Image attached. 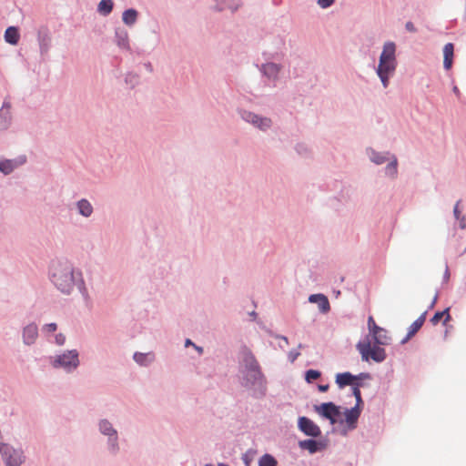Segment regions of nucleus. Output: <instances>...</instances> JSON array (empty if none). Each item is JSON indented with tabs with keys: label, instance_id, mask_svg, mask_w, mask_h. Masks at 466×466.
Returning <instances> with one entry per match:
<instances>
[{
	"label": "nucleus",
	"instance_id": "obj_1",
	"mask_svg": "<svg viewBox=\"0 0 466 466\" xmlns=\"http://www.w3.org/2000/svg\"><path fill=\"white\" fill-rule=\"evenodd\" d=\"M52 281L61 292L69 294L76 283L72 264L68 261L56 262L52 267Z\"/></svg>",
	"mask_w": 466,
	"mask_h": 466
},
{
	"label": "nucleus",
	"instance_id": "obj_2",
	"mask_svg": "<svg viewBox=\"0 0 466 466\" xmlns=\"http://www.w3.org/2000/svg\"><path fill=\"white\" fill-rule=\"evenodd\" d=\"M396 67V46L393 42H387L384 44L377 68V74L384 87L389 86V79L394 74Z\"/></svg>",
	"mask_w": 466,
	"mask_h": 466
},
{
	"label": "nucleus",
	"instance_id": "obj_3",
	"mask_svg": "<svg viewBox=\"0 0 466 466\" xmlns=\"http://www.w3.org/2000/svg\"><path fill=\"white\" fill-rule=\"evenodd\" d=\"M357 349L362 360L369 361L372 360L376 362H381L386 359L385 350L375 342L372 344L369 336L357 344Z\"/></svg>",
	"mask_w": 466,
	"mask_h": 466
},
{
	"label": "nucleus",
	"instance_id": "obj_4",
	"mask_svg": "<svg viewBox=\"0 0 466 466\" xmlns=\"http://www.w3.org/2000/svg\"><path fill=\"white\" fill-rule=\"evenodd\" d=\"M0 452L6 466H19L24 461L23 452L20 450H15L7 444H0Z\"/></svg>",
	"mask_w": 466,
	"mask_h": 466
},
{
	"label": "nucleus",
	"instance_id": "obj_5",
	"mask_svg": "<svg viewBox=\"0 0 466 466\" xmlns=\"http://www.w3.org/2000/svg\"><path fill=\"white\" fill-rule=\"evenodd\" d=\"M79 364L78 354L76 350H69L57 356L53 362L56 368L76 369Z\"/></svg>",
	"mask_w": 466,
	"mask_h": 466
},
{
	"label": "nucleus",
	"instance_id": "obj_6",
	"mask_svg": "<svg viewBox=\"0 0 466 466\" xmlns=\"http://www.w3.org/2000/svg\"><path fill=\"white\" fill-rule=\"evenodd\" d=\"M315 411L321 417L328 419L331 424L337 422V417L340 415L339 407L333 402H326L314 407Z\"/></svg>",
	"mask_w": 466,
	"mask_h": 466
},
{
	"label": "nucleus",
	"instance_id": "obj_7",
	"mask_svg": "<svg viewBox=\"0 0 466 466\" xmlns=\"http://www.w3.org/2000/svg\"><path fill=\"white\" fill-rule=\"evenodd\" d=\"M298 427L305 435L310 437H319L321 431L319 427L310 419L307 417H299L298 420Z\"/></svg>",
	"mask_w": 466,
	"mask_h": 466
},
{
	"label": "nucleus",
	"instance_id": "obj_8",
	"mask_svg": "<svg viewBox=\"0 0 466 466\" xmlns=\"http://www.w3.org/2000/svg\"><path fill=\"white\" fill-rule=\"evenodd\" d=\"M242 117L245 121L251 123L252 125H254L255 127H258L261 130L268 128L271 125V120L269 118L261 117L251 112H243Z\"/></svg>",
	"mask_w": 466,
	"mask_h": 466
},
{
	"label": "nucleus",
	"instance_id": "obj_9",
	"mask_svg": "<svg viewBox=\"0 0 466 466\" xmlns=\"http://www.w3.org/2000/svg\"><path fill=\"white\" fill-rule=\"evenodd\" d=\"M212 2L214 3V9L219 12L228 9L235 13L242 6L241 0H212Z\"/></svg>",
	"mask_w": 466,
	"mask_h": 466
},
{
	"label": "nucleus",
	"instance_id": "obj_10",
	"mask_svg": "<svg viewBox=\"0 0 466 466\" xmlns=\"http://www.w3.org/2000/svg\"><path fill=\"white\" fill-rule=\"evenodd\" d=\"M26 158L25 156L19 157L16 159H6L0 162V171L4 174H10L15 167L25 163Z\"/></svg>",
	"mask_w": 466,
	"mask_h": 466
},
{
	"label": "nucleus",
	"instance_id": "obj_11",
	"mask_svg": "<svg viewBox=\"0 0 466 466\" xmlns=\"http://www.w3.org/2000/svg\"><path fill=\"white\" fill-rule=\"evenodd\" d=\"M427 312L422 313L410 327L408 330V334L405 339L401 340V343H406L410 339H411L422 327L425 322Z\"/></svg>",
	"mask_w": 466,
	"mask_h": 466
},
{
	"label": "nucleus",
	"instance_id": "obj_12",
	"mask_svg": "<svg viewBox=\"0 0 466 466\" xmlns=\"http://www.w3.org/2000/svg\"><path fill=\"white\" fill-rule=\"evenodd\" d=\"M309 302L316 303L319 310L327 313L330 309V305L328 298L323 294H313L309 298Z\"/></svg>",
	"mask_w": 466,
	"mask_h": 466
},
{
	"label": "nucleus",
	"instance_id": "obj_13",
	"mask_svg": "<svg viewBox=\"0 0 466 466\" xmlns=\"http://www.w3.org/2000/svg\"><path fill=\"white\" fill-rule=\"evenodd\" d=\"M139 13L135 8L126 9L122 13V22L127 27H133L138 18Z\"/></svg>",
	"mask_w": 466,
	"mask_h": 466
},
{
	"label": "nucleus",
	"instance_id": "obj_14",
	"mask_svg": "<svg viewBox=\"0 0 466 466\" xmlns=\"http://www.w3.org/2000/svg\"><path fill=\"white\" fill-rule=\"evenodd\" d=\"M38 335L37 327L35 324L27 325L23 331L24 342L27 345L33 344Z\"/></svg>",
	"mask_w": 466,
	"mask_h": 466
},
{
	"label": "nucleus",
	"instance_id": "obj_15",
	"mask_svg": "<svg viewBox=\"0 0 466 466\" xmlns=\"http://www.w3.org/2000/svg\"><path fill=\"white\" fill-rule=\"evenodd\" d=\"M360 408L353 407L345 411V420L348 426L351 429L356 427L357 420L360 415Z\"/></svg>",
	"mask_w": 466,
	"mask_h": 466
},
{
	"label": "nucleus",
	"instance_id": "obj_16",
	"mask_svg": "<svg viewBox=\"0 0 466 466\" xmlns=\"http://www.w3.org/2000/svg\"><path fill=\"white\" fill-rule=\"evenodd\" d=\"M453 44L448 43L443 47V66L445 69H451L453 61Z\"/></svg>",
	"mask_w": 466,
	"mask_h": 466
},
{
	"label": "nucleus",
	"instance_id": "obj_17",
	"mask_svg": "<svg viewBox=\"0 0 466 466\" xmlns=\"http://www.w3.org/2000/svg\"><path fill=\"white\" fill-rule=\"evenodd\" d=\"M357 379V376H354L350 372L339 373L336 376V383L339 388H343L348 385H353Z\"/></svg>",
	"mask_w": 466,
	"mask_h": 466
},
{
	"label": "nucleus",
	"instance_id": "obj_18",
	"mask_svg": "<svg viewBox=\"0 0 466 466\" xmlns=\"http://www.w3.org/2000/svg\"><path fill=\"white\" fill-rule=\"evenodd\" d=\"M99 426L100 431L103 434L113 437L110 438V441H112V447L115 450L116 447V431L112 428L110 422H108L107 420H102Z\"/></svg>",
	"mask_w": 466,
	"mask_h": 466
},
{
	"label": "nucleus",
	"instance_id": "obj_19",
	"mask_svg": "<svg viewBox=\"0 0 466 466\" xmlns=\"http://www.w3.org/2000/svg\"><path fill=\"white\" fill-rule=\"evenodd\" d=\"M113 8V0H100L97 4L96 12L102 16H107L112 13Z\"/></svg>",
	"mask_w": 466,
	"mask_h": 466
},
{
	"label": "nucleus",
	"instance_id": "obj_20",
	"mask_svg": "<svg viewBox=\"0 0 466 466\" xmlns=\"http://www.w3.org/2000/svg\"><path fill=\"white\" fill-rule=\"evenodd\" d=\"M243 364L245 367V371H249L259 368V365L254 355L249 351H245L243 356Z\"/></svg>",
	"mask_w": 466,
	"mask_h": 466
},
{
	"label": "nucleus",
	"instance_id": "obj_21",
	"mask_svg": "<svg viewBox=\"0 0 466 466\" xmlns=\"http://www.w3.org/2000/svg\"><path fill=\"white\" fill-rule=\"evenodd\" d=\"M374 342L378 345H389L390 343V337L388 335V331L382 328V331L373 333L371 335Z\"/></svg>",
	"mask_w": 466,
	"mask_h": 466
},
{
	"label": "nucleus",
	"instance_id": "obj_22",
	"mask_svg": "<svg viewBox=\"0 0 466 466\" xmlns=\"http://www.w3.org/2000/svg\"><path fill=\"white\" fill-rule=\"evenodd\" d=\"M450 309L447 308L443 311L436 312L433 317L431 319V322L432 325H437L442 319L443 324H446L451 319Z\"/></svg>",
	"mask_w": 466,
	"mask_h": 466
},
{
	"label": "nucleus",
	"instance_id": "obj_23",
	"mask_svg": "<svg viewBox=\"0 0 466 466\" xmlns=\"http://www.w3.org/2000/svg\"><path fill=\"white\" fill-rule=\"evenodd\" d=\"M262 378V373L260 368L255 369L249 371H245V379L247 380V384H254L257 381H259Z\"/></svg>",
	"mask_w": 466,
	"mask_h": 466
},
{
	"label": "nucleus",
	"instance_id": "obj_24",
	"mask_svg": "<svg viewBox=\"0 0 466 466\" xmlns=\"http://www.w3.org/2000/svg\"><path fill=\"white\" fill-rule=\"evenodd\" d=\"M263 73L268 78H275L279 71V67L278 65L274 63H268L263 66L262 67Z\"/></svg>",
	"mask_w": 466,
	"mask_h": 466
},
{
	"label": "nucleus",
	"instance_id": "obj_25",
	"mask_svg": "<svg viewBox=\"0 0 466 466\" xmlns=\"http://www.w3.org/2000/svg\"><path fill=\"white\" fill-rule=\"evenodd\" d=\"M77 208L79 213L85 217H89L93 212V208L91 204L86 199H81L80 201H78Z\"/></svg>",
	"mask_w": 466,
	"mask_h": 466
},
{
	"label": "nucleus",
	"instance_id": "obj_26",
	"mask_svg": "<svg viewBox=\"0 0 466 466\" xmlns=\"http://www.w3.org/2000/svg\"><path fill=\"white\" fill-rule=\"evenodd\" d=\"M134 360L140 365H146L147 363L153 361L154 354L151 352H149V353L137 352L134 355Z\"/></svg>",
	"mask_w": 466,
	"mask_h": 466
},
{
	"label": "nucleus",
	"instance_id": "obj_27",
	"mask_svg": "<svg viewBox=\"0 0 466 466\" xmlns=\"http://www.w3.org/2000/svg\"><path fill=\"white\" fill-rule=\"evenodd\" d=\"M299 447L314 453L319 450V443L314 440H304L299 442Z\"/></svg>",
	"mask_w": 466,
	"mask_h": 466
},
{
	"label": "nucleus",
	"instance_id": "obj_28",
	"mask_svg": "<svg viewBox=\"0 0 466 466\" xmlns=\"http://www.w3.org/2000/svg\"><path fill=\"white\" fill-rule=\"evenodd\" d=\"M11 123V113L0 112V130L6 129Z\"/></svg>",
	"mask_w": 466,
	"mask_h": 466
},
{
	"label": "nucleus",
	"instance_id": "obj_29",
	"mask_svg": "<svg viewBox=\"0 0 466 466\" xmlns=\"http://www.w3.org/2000/svg\"><path fill=\"white\" fill-rule=\"evenodd\" d=\"M19 37L18 31H5V40L11 45L17 44Z\"/></svg>",
	"mask_w": 466,
	"mask_h": 466
},
{
	"label": "nucleus",
	"instance_id": "obj_30",
	"mask_svg": "<svg viewBox=\"0 0 466 466\" xmlns=\"http://www.w3.org/2000/svg\"><path fill=\"white\" fill-rule=\"evenodd\" d=\"M258 466H277V461L273 456L265 454L259 459Z\"/></svg>",
	"mask_w": 466,
	"mask_h": 466
},
{
	"label": "nucleus",
	"instance_id": "obj_31",
	"mask_svg": "<svg viewBox=\"0 0 466 466\" xmlns=\"http://www.w3.org/2000/svg\"><path fill=\"white\" fill-rule=\"evenodd\" d=\"M368 329H369V333L370 336L373 333H376L377 331H379V332L382 331V328H380V326H378L376 324L372 316H370L368 319Z\"/></svg>",
	"mask_w": 466,
	"mask_h": 466
},
{
	"label": "nucleus",
	"instance_id": "obj_32",
	"mask_svg": "<svg viewBox=\"0 0 466 466\" xmlns=\"http://www.w3.org/2000/svg\"><path fill=\"white\" fill-rule=\"evenodd\" d=\"M320 372L316 370H309L306 371L305 379L306 380L310 383L313 380L319 379L320 377Z\"/></svg>",
	"mask_w": 466,
	"mask_h": 466
},
{
	"label": "nucleus",
	"instance_id": "obj_33",
	"mask_svg": "<svg viewBox=\"0 0 466 466\" xmlns=\"http://www.w3.org/2000/svg\"><path fill=\"white\" fill-rule=\"evenodd\" d=\"M118 46L121 47H127V31H119L116 33Z\"/></svg>",
	"mask_w": 466,
	"mask_h": 466
},
{
	"label": "nucleus",
	"instance_id": "obj_34",
	"mask_svg": "<svg viewBox=\"0 0 466 466\" xmlns=\"http://www.w3.org/2000/svg\"><path fill=\"white\" fill-rule=\"evenodd\" d=\"M360 384H356L354 387H353V395L354 397L356 398V405L355 407H359L360 408L361 404H362V399H361V393H360Z\"/></svg>",
	"mask_w": 466,
	"mask_h": 466
},
{
	"label": "nucleus",
	"instance_id": "obj_35",
	"mask_svg": "<svg viewBox=\"0 0 466 466\" xmlns=\"http://www.w3.org/2000/svg\"><path fill=\"white\" fill-rule=\"evenodd\" d=\"M335 3V0H317V4L321 9H327Z\"/></svg>",
	"mask_w": 466,
	"mask_h": 466
},
{
	"label": "nucleus",
	"instance_id": "obj_36",
	"mask_svg": "<svg viewBox=\"0 0 466 466\" xmlns=\"http://www.w3.org/2000/svg\"><path fill=\"white\" fill-rule=\"evenodd\" d=\"M386 169L388 174L394 176L397 173V161L394 160V162L389 164Z\"/></svg>",
	"mask_w": 466,
	"mask_h": 466
},
{
	"label": "nucleus",
	"instance_id": "obj_37",
	"mask_svg": "<svg viewBox=\"0 0 466 466\" xmlns=\"http://www.w3.org/2000/svg\"><path fill=\"white\" fill-rule=\"evenodd\" d=\"M56 328L57 327L56 323H49L44 327V330L47 332H55L56 330Z\"/></svg>",
	"mask_w": 466,
	"mask_h": 466
},
{
	"label": "nucleus",
	"instance_id": "obj_38",
	"mask_svg": "<svg viewBox=\"0 0 466 466\" xmlns=\"http://www.w3.org/2000/svg\"><path fill=\"white\" fill-rule=\"evenodd\" d=\"M10 108H11V104H10V102H9V101H7V100H5V101H4V103H3V106H2V108H1V110H0V112H5V113H6V111L10 112Z\"/></svg>",
	"mask_w": 466,
	"mask_h": 466
},
{
	"label": "nucleus",
	"instance_id": "obj_39",
	"mask_svg": "<svg viewBox=\"0 0 466 466\" xmlns=\"http://www.w3.org/2000/svg\"><path fill=\"white\" fill-rule=\"evenodd\" d=\"M66 338L63 334L59 333L56 336V342L58 345H63L65 343Z\"/></svg>",
	"mask_w": 466,
	"mask_h": 466
},
{
	"label": "nucleus",
	"instance_id": "obj_40",
	"mask_svg": "<svg viewBox=\"0 0 466 466\" xmlns=\"http://www.w3.org/2000/svg\"><path fill=\"white\" fill-rule=\"evenodd\" d=\"M459 204H460V201H458V202L456 203V205H455V207H454V210H453V212H454V216L456 217V218H457V219H459V218H460V214H461V211H460V209H459Z\"/></svg>",
	"mask_w": 466,
	"mask_h": 466
},
{
	"label": "nucleus",
	"instance_id": "obj_41",
	"mask_svg": "<svg viewBox=\"0 0 466 466\" xmlns=\"http://www.w3.org/2000/svg\"><path fill=\"white\" fill-rule=\"evenodd\" d=\"M289 356L290 360L293 362L299 356V352L290 351Z\"/></svg>",
	"mask_w": 466,
	"mask_h": 466
},
{
	"label": "nucleus",
	"instance_id": "obj_42",
	"mask_svg": "<svg viewBox=\"0 0 466 466\" xmlns=\"http://www.w3.org/2000/svg\"><path fill=\"white\" fill-rule=\"evenodd\" d=\"M372 160L376 164H382L385 161V157H377L372 158Z\"/></svg>",
	"mask_w": 466,
	"mask_h": 466
},
{
	"label": "nucleus",
	"instance_id": "obj_43",
	"mask_svg": "<svg viewBox=\"0 0 466 466\" xmlns=\"http://www.w3.org/2000/svg\"><path fill=\"white\" fill-rule=\"evenodd\" d=\"M319 390L322 392H326L329 390V385H319Z\"/></svg>",
	"mask_w": 466,
	"mask_h": 466
},
{
	"label": "nucleus",
	"instance_id": "obj_44",
	"mask_svg": "<svg viewBox=\"0 0 466 466\" xmlns=\"http://www.w3.org/2000/svg\"><path fill=\"white\" fill-rule=\"evenodd\" d=\"M460 227L464 229L466 228V221H465V218H462L461 222H460Z\"/></svg>",
	"mask_w": 466,
	"mask_h": 466
},
{
	"label": "nucleus",
	"instance_id": "obj_45",
	"mask_svg": "<svg viewBox=\"0 0 466 466\" xmlns=\"http://www.w3.org/2000/svg\"><path fill=\"white\" fill-rule=\"evenodd\" d=\"M188 345H194L190 339H187L186 340V346H188Z\"/></svg>",
	"mask_w": 466,
	"mask_h": 466
},
{
	"label": "nucleus",
	"instance_id": "obj_46",
	"mask_svg": "<svg viewBox=\"0 0 466 466\" xmlns=\"http://www.w3.org/2000/svg\"><path fill=\"white\" fill-rule=\"evenodd\" d=\"M436 300H437V296H435V298H434V299L432 301L431 307L435 304Z\"/></svg>",
	"mask_w": 466,
	"mask_h": 466
},
{
	"label": "nucleus",
	"instance_id": "obj_47",
	"mask_svg": "<svg viewBox=\"0 0 466 466\" xmlns=\"http://www.w3.org/2000/svg\"><path fill=\"white\" fill-rule=\"evenodd\" d=\"M6 29L13 30V29H16V27H15V26H8Z\"/></svg>",
	"mask_w": 466,
	"mask_h": 466
},
{
	"label": "nucleus",
	"instance_id": "obj_48",
	"mask_svg": "<svg viewBox=\"0 0 466 466\" xmlns=\"http://www.w3.org/2000/svg\"><path fill=\"white\" fill-rule=\"evenodd\" d=\"M360 376L365 377V378H368V377H369V375H368V374H360Z\"/></svg>",
	"mask_w": 466,
	"mask_h": 466
},
{
	"label": "nucleus",
	"instance_id": "obj_49",
	"mask_svg": "<svg viewBox=\"0 0 466 466\" xmlns=\"http://www.w3.org/2000/svg\"><path fill=\"white\" fill-rule=\"evenodd\" d=\"M282 339L288 343V339L286 337H283Z\"/></svg>",
	"mask_w": 466,
	"mask_h": 466
},
{
	"label": "nucleus",
	"instance_id": "obj_50",
	"mask_svg": "<svg viewBox=\"0 0 466 466\" xmlns=\"http://www.w3.org/2000/svg\"><path fill=\"white\" fill-rule=\"evenodd\" d=\"M196 349H198V351H202L201 348L196 347Z\"/></svg>",
	"mask_w": 466,
	"mask_h": 466
},
{
	"label": "nucleus",
	"instance_id": "obj_51",
	"mask_svg": "<svg viewBox=\"0 0 466 466\" xmlns=\"http://www.w3.org/2000/svg\"><path fill=\"white\" fill-rule=\"evenodd\" d=\"M406 26H407V29H409V27H410V23H408V24L406 25Z\"/></svg>",
	"mask_w": 466,
	"mask_h": 466
},
{
	"label": "nucleus",
	"instance_id": "obj_52",
	"mask_svg": "<svg viewBox=\"0 0 466 466\" xmlns=\"http://www.w3.org/2000/svg\"><path fill=\"white\" fill-rule=\"evenodd\" d=\"M454 92H458V88L456 86L454 87Z\"/></svg>",
	"mask_w": 466,
	"mask_h": 466
},
{
	"label": "nucleus",
	"instance_id": "obj_53",
	"mask_svg": "<svg viewBox=\"0 0 466 466\" xmlns=\"http://www.w3.org/2000/svg\"><path fill=\"white\" fill-rule=\"evenodd\" d=\"M219 466H228V465H225V464H220Z\"/></svg>",
	"mask_w": 466,
	"mask_h": 466
},
{
	"label": "nucleus",
	"instance_id": "obj_54",
	"mask_svg": "<svg viewBox=\"0 0 466 466\" xmlns=\"http://www.w3.org/2000/svg\"><path fill=\"white\" fill-rule=\"evenodd\" d=\"M206 466H213V465H211V464H207Z\"/></svg>",
	"mask_w": 466,
	"mask_h": 466
}]
</instances>
